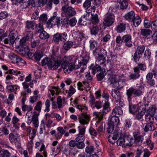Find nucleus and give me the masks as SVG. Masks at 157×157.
Wrapping results in <instances>:
<instances>
[{
  "instance_id": "nucleus-1",
  "label": "nucleus",
  "mask_w": 157,
  "mask_h": 157,
  "mask_svg": "<svg viewBox=\"0 0 157 157\" xmlns=\"http://www.w3.org/2000/svg\"><path fill=\"white\" fill-rule=\"evenodd\" d=\"M144 90L141 88L138 89H135L132 87L127 90L126 94L127 99L129 101H131L132 97L134 98H140L143 95Z\"/></svg>"
},
{
  "instance_id": "nucleus-2",
  "label": "nucleus",
  "mask_w": 157,
  "mask_h": 157,
  "mask_svg": "<svg viewBox=\"0 0 157 157\" xmlns=\"http://www.w3.org/2000/svg\"><path fill=\"white\" fill-rule=\"evenodd\" d=\"M129 112L134 115L135 118L137 120L142 118L144 115V112L140 109L139 104L129 105Z\"/></svg>"
},
{
  "instance_id": "nucleus-3",
  "label": "nucleus",
  "mask_w": 157,
  "mask_h": 157,
  "mask_svg": "<svg viewBox=\"0 0 157 157\" xmlns=\"http://www.w3.org/2000/svg\"><path fill=\"white\" fill-rule=\"evenodd\" d=\"M42 105V102L41 101H39L34 107V111L33 116V124L35 128H37L38 126V117L41 111Z\"/></svg>"
},
{
  "instance_id": "nucleus-4",
  "label": "nucleus",
  "mask_w": 157,
  "mask_h": 157,
  "mask_svg": "<svg viewBox=\"0 0 157 157\" xmlns=\"http://www.w3.org/2000/svg\"><path fill=\"white\" fill-rule=\"evenodd\" d=\"M115 16L111 13L108 12L106 13L103 18V25L105 28L113 25L115 22Z\"/></svg>"
},
{
  "instance_id": "nucleus-5",
  "label": "nucleus",
  "mask_w": 157,
  "mask_h": 157,
  "mask_svg": "<svg viewBox=\"0 0 157 157\" xmlns=\"http://www.w3.org/2000/svg\"><path fill=\"white\" fill-rule=\"evenodd\" d=\"M9 38V40L8 38H6L4 40V43L6 44H8L9 43L13 47V44H15V41L16 40L18 41L19 39L17 31L13 30L10 32Z\"/></svg>"
},
{
  "instance_id": "nucleus-6",
  "label": "nucleus",
  "mask_w": 157,
  "mask_h": 157,
  "mask_svg": "<svg viewBox=\"0 0 157 157\" xmlns=\"http://www.w3.org/2000/svg\"><path fill=\"white\" fill-rule=\"evenodd\" d=\"M62 14L67 17L74 16L76 13L75 9L71 6L67 5L63 6L62 8Z\"/></svg>"
},
{
  "instance_id": "nucleus-7",
  "label": "nucleus",
  "mask_w": 157,
  "mask_h": 157,
  "mask_svg": "<svg viewBox=\"0 0 157 157\" xmlns=\"http://www.w3.org/2000/svg\"><path fill=\"white\" fill-rule=\"evenodd\" d=\"M82 56L83 58L81 60L80 62H79V60L78 61L79 63L78 64V66H79V67H81V70L80 71V72L81 73L86 68V64L89 59V54L88 53L86 52H84V51Z\"/></svg>"
},
{
  "instance_id": "nucleus-8",
  "label": "nucleus",
  "mask_w": 157,
  "mask_h": 157,
  "mask_svg": "<svg viewBox=\"0 0 157 157\" xmlns=\"http://www.w3.org/2000/svg\"><path fill=\"white\" fill-rule=\"evenodd\" d=\"M56 14L55 13L54 15L47 21V24L49 26L52 27V25H57L58 28L61 26L62 21H61L60 17L57 16Z\"/></svg>"
},
{
  "instance_id": "nucleus-9",
  "label": "nucleus",
  "mask_w": 157,
  "mask_h": 157,
  "mask_svg": "<svg viewBox=\"0 0 157 157\" xmlns=\"http://www.w3.org/2000/svg\"><path fill=\"white\" fill-rule=\"evenodd\" d=\"M22 38L19 41L16 40L13 45V48L22 49H29V43Z\"/></svg>"
},
{
  "instance_id": "nucleus-10",
  "label": "nucleus",
  "mask_w": 157,
  "mask_h": 157,
  "mask_svg": "<svg viewBox=\"0 0 157 157\" xmlns=\"http://www.w3.org/2000/svg\"><path fill=\"white\" fill-rule=\"evenodd\" d=\"M102 96L105 101L103 105L102 113L104 114H106L109 109V103L108 101L109 100V95L108 93H104Z\"/></svg>"
},
{
  "instance_id": "nucleus-11",
  "label": "nucleus",
  "mask_w": 157,
  "mask_h": 157,
  "mask_svg": "<svg viewBox=\"0 0 157 157\" xmlns=\"http://www.w3.org/2000/svg\"><path fill=\"white\" fill-rule=\"evenodd\" d=\"M72 36L74 39L79 41H84L86 39L85 34L81 30L74 31L72 33Z\"/></svg>"
},
{
  "instance_id": "nucleus-12",
  "label": "nucleus",
  "mask_w": 157,
  "mask_h": 157,
  "mask_svg": "<svg viewBox=\"0 0 157 157\" xmlns=\"http://www.w3.org/2000/svg\"><path fill=\"white\" fill-rule=\"evenodd\" d=\"M106 59L104 56H98L97 60L96 61V65L98 66L97 70L101 68H106L105 62Z\"/></svg>"
},
{
  "instance_id": "nucleus-13",
  "label": "nucleus",
  "mask_w": 157,
  "mask_h": 157,
  "mask_svg": "<svg viewBox=\"0 0 157 157\" xmlns=\"http://www.w3.org/2000/svg\"><path fill=\"white\" fill-rule=\"evenodd\" d=\"M67 36V34L65 32L61 34L57 33L54 35L53 40L55 42H58L60 40L64 42L66 40Z\"/></svg>"
},
{
  "instance_id": "nucleus-14",
  "label": "nucleus",
  "mask_w": 157,
  "mask_h": 157,
  "mask_svg": "<svg viewBox=\"0 0 157 157\" xmlns=\"http://www.w3.org/2000/svg\"><path fill=\"white\" fill-rule=\"evenodd\" d=\"M76 60L75 63L71 62L69 64L66 65L65 67H63V69L64 72L65 73H70L74 69H78L79 66H78V64H76Z\"/></svg>"
},
{
  "instance_id": "nucleus-15",
  "label": "nucleus",
  "mask_w": 157,
  "mask_h": 157,
  "mask_svg": "<svg viewBox=\"0 0 157 157\" xmlns=\"http://www.w3.org/2000/svg\"><path fill=\"white\" fill-rule=\"evenodd\" d=\"M78 119L79 123L82 125L87 124L90 120L89 115L84 113H81L78 116Z\"/></svg>"
},
{
  "instance_id": "nucleus-16",
  "label": "nucleus",
  "mask_w": 157,
  "mask_h": 157,
  "mask_svg": "<svg viewBox=\"0 0 157 157\" xmlns=\"http://www.w3.org/2000/svg\"><path fill=\"white\" fill-rule=\"evenodd\" d=\"M17 52L23 56L28 57L29 59L32 57V55L34 53L33 50H17Z\"/></svg>"
},
{
  "instance_id": "nucleus-17",
  "label": "nucleus",
  "mask_w": 157,
  "mask_h": 157,
  "mask_svg": "<svg viewBox=\"0 0 157 157\" xmlns=\"http://www.w3.org/2000/svg\"><path fill=\"white\" fill-rule=\"evenodd\" d=\"M9 140L11 143H19L20 141V136L16 132H11L9 135Z\"/></svg>"
},
{
  "instance_id": "nucleus-18",
  "label": "nucleus",
  "mask_w": 157,
  "mask_h": 157,
  "mask_svg": "<svg viewBox=\"0 0 157 157\" xmlns=\"http://www.w3.org/2000/svg\"><path fill=\"white\" fill-rule=\"evenodd\" d=\"M60 62L59 60H55L53 59H49L48 66L49 68L53 69H56L59 66Z\"/></svg>"
},
{
  "instance_id": "nucleus-19",
  "label": "nucleus",
  "mask_w": 157,
  "mask_h": 157,
  "mask_svg": "<svg viewBox=\"0 0 157 157\" xmlns=\"http://www.w3.org/2000/svg\"><path fill=\"white\" fill-rule=\"evenodd\" d=\"M9 72L10 74H13L16 76H18L19 75H20L19 76H20V77H18V79L21 81H23V78L24 77L25 75L23 72L13 69H10L8 71H6L5 73L7 74H8Z\"/></svg>"
},
{
  "instance_id": "nucleus-20",
  "label": "nucleus",
  "mask_w": 157,
  "mask_h": 157,
  "mask_svg": "<svg viewBox=\"0 0 157 157\" xmlns=\"http://www.w3.org/2000/svg\"><path fill=\"white\" fill-rule=\"evenodd\" d=\"M121 134L120 132H118L117 131H115L113 133V135H109L108 136V140L110 143L113 144L115 143L116 140L119 137V135Z\"/></svg>"
},
{
  "instance_id": "nucleus-21",
  "label": "nucleus",
  "mask_w": 157,
  "mask_h": 157,
  "mask_svg": "<svg viewBox=\"0 0 157 157\" xmlns=\"http://www.w3.org/2000/svg\"><path fill=\"white\" fill-rule=\"evenodd\" d=\"M131 36L130 35H126L122 37L123 42L125 43V45L130 47L132 45V42L131 41Z\"/></svg>"
},
{
  "instance_id": "nucleus-22",
  "label": "nucleus",
  "mask_w": 157,
  "mask_h": 157,
  "mask_svg": "<svg viewBox=\"0 0 157 157\" xmlns=\"http://www.w3.org/2000/svg\"><path fill=\"white\" fill-rule=\"evenodd\" d=\"M124 140L125 147L127 146H131L134 141V140L130 136H128L126 134H125L124 136Z\"/></svg>"
},
{
  "instance_id": "nucleus-23",
  "label": "nucleus",
  "mask_w": 157,
  "mask_h": 157,
  "mask_svg": "<svg viewBox=\"0 0 157 157\" xmlns=\"http://www.w3.org/2000/svg\"><path fill=\"white\" fill-rule=\"evenodd\" d=\"M134 72L130 74L128 77L130 79L135 80L139 78L140 76V71L137 68H133Z\"/></svg>"
},
{
  "instance_id": "nucleus-24",
  "label": "nucleus",
  "mask_w": 157,
  "mask_h": 157,
  "mask_svg": "<svg viewBox=\"0 0 157 157\" xmlns=\"http://www.w3.org/2000/svg\"><path fill=\"white\" fill-rule=\"evenodd\" d=\"M143 128L144 132H147L154 131L155 129V127L153 124L148 123L144 124L143 125Z\"/></svg>"
},
{
  "instance_id": "nucleus-25",
  "label": "nucleus",
  "mask_w": 157,
  "mask_h": 157,
  "mask_svg": "<svg viewBox=\"0 0 157 157\" xmlns=\"http://www.w3.org/2000/svg\"><path fill=\"white\" fill-rule=\"evenodd\" d=\"M135 17V13L133 11H131L126 14L124 16L125 20L129 21L132 22Z\"/></svg>"
},
{
  "instance_id": "nucleus-26",
  "label": "nucleus",
  "mask_w": 157,
  "mask_h": 157,
  "mask_svg": "<svg viewBox=\"0 0 157 157\" xmlns=\"http://www.w3.org/2000/svg\"><path fill=\"white\" fill-rule=\"evenodd\" d=\"M111 95L116 101H118L121 98V94L120 92L115 89H112L111 91Z\"/></svg>"
},
{
  "instance_id": "nucleus-27",
  "label": "nucleus",
  "mask_w": 157,
  "mask_h": 157,
  "mask_svg": "<svg viewBox=\"0 0 157 157\" xmlns=\"http://www.w3.org/2000/svg\"><path fill=\"white\" fill-rule=\"evenodd\" d=\"M125 134H121L119 138L117 141V144L118 145L122 146L123 147H125L124 142V136Z\"/></svg>"
},
{
  "instance_id": "nucleus-28",
  "label": "nucleus",
  "mask_w": 157,
  "mask_h": 157,
  "mask_svg": "<svg viewBox=\"0 0 157 157\" xmlns=\"http://www.w3.org/2000/svg\"><path fill=\"white\" fill-rule=\"evenodd\" d=\"M133 136L135 139V141L136 142L138 143L139 144L142 143L143 140V136L140 135V133L138 132H133Z\"/></svg>"
},
{
  "instance_id": "nucleus-29",
  "label": "nucleus",
  "mask_w": 157,
  "mask_h": 157,
  "mask_svg": "<svg viewBox=\"0 0 157 157\" xmlns=\"http://www.w3.org/2000/svg\"><path fill=\"white\" fill-rule=\"evenodd\" d=\"M58 132L56 133L55 135L56 139L58 140L60 139L62 137L63 135L65 132V130L63 129V127H59L57 128Z\"/></svg>"
},
{
  "instance_id": "nucleus-30",
  "label": "nucleus",
  "mask_w": 157,
  "mask_h": 157,
  "mask_svg": "<svg viewBox=\"0 0 157 157\" xmlns=\"http://www.w3.org/2000/svg\"><path fill=\"white\" fill-rule=\"evenodd\" d=\"M119 122L118 117L113 115L111 117L109 123L112 126H117Z\"/></svg>"
},
{
  "instance_id": "nucleus-31",
  "label": "nucleus",
  "mask_w": 157,
  "mask_h": 157,
  "mask_svg": "<svg viewBox=\"0 0 157 157\" xmlns=\"http://www.w3.org/2000/svg\"><path fill=\"white\" fill-rule=\"evenodd\" d=\"M112 114L113 115L116 116L117 115H122L123 114V111L120 106H116L112 110Z\"/></svg>"
},
{
  "instance_id": "nucleus-32",
  "label": "nucleus",
  "mask_w": 157,
  "mask_h": 157,
  "mask_svg": "<svg viewBox=\"0 0 157 157\" xmlns=\"http://www.w3.org/2000/svg\"><path fill=\"white\" fill-rule=\"evenodd\" d=\"M125 23H119L117 26L116 31L117 33H121L124 32L126 29Z\"/></svg>"
},
{
  "instance_id": "nucleus-33",
  "label": "nucleus",
  "mask_w": 157,
  "mask_h": 157,
  "mask_svg": "<svg viewBox=\"0 0 157 157\" xmlns=\"http://www.w3.org/2000/svg\"><path fill=\"white\" fill-rule=\"evenodd\" d=\"M98 66H95L93 64H91L90 66L89 67V69L91 70L92 73L94 75H95L96 72V70L97 71H105L106 69L107 71H108L107 68H101L99 70H97Z\"/></svg>"
},
{
  "instance_id": "nucleus-34",
  "label": "nucleus",
  "mask_w": 157,
  "mask_h": 157,
  "mask_svg": "<svg viewBox=\"0 0 157 157\" xmlns=\"http://www.w3.org/2000/svg\"><path fill=\"white\" fill-rule=\"evenodd\" d=\"M145 116L146 121L148 123L153 124L155 119L154 115L146 114Z\"/></svg>"
},
{
  "instance_id": "nucleus-35",
  "label": "nucleus",
  "mask_w": 157,
  "mask_h": 157,
  "mask_svg": "<svg viewBox=\"0 0 157 157\" xmlns=\"http://www.w3.org/2000/svg\"><path fill=\"white\" fill-rule=\"evenodd\" d=\"M156 111L155 106L153 105L150 106L149 109L147 110L146 114L154 115Z\"/></svg>"
},
{
  "instance_id": "nucleus-36",
  "label": "nucleus",
  "mask_w": 157,
  "mask_h": 157,
  "mask_svg": "<svg viewBox=\"0 0 157 157\" xmlns=\"http://www.w3.org/2000/svg\"><path fill=\"white\" fill-rule=\"evenodd\" d=\"M71 59H74V60H77V59L75 57H73L71 58L65 57L63 59V63L62 64V68L66 66V65H68L69 63V60Z\"/></svg>"
},
{
  "instance_id": "nucleus-37",
  "label": "nucleus",
  "mask_w": 157,
  "mask_h": 157,
  "mask_svg": "<svg viewBox=\"0 0 157 157\" xmlns=\"http://www.w3.org/2000/svg\"><path fill=\"white\" fill-rule=\"evenodd\" d=\"M151 33V32L149 29H143L141 30V34L146 37H150Z\"/></svg>"
},
{
  "instance_id": "nucleus-38",
  "label": "nucleus",
  "mask_w": 157,
  "mask_h": 157,
  "mask_svg": "<svg viewBox=\"0 0 157 157\" xmlns=\"http://www.w3.org/2000/svg\"><path fill=\"white\" fill-rule=\"evenodd\" d=\"M43 56V53L40 51H36L34 54L32 55V57H34L35 59L37 61H39Z\"/></svg>"
},
{
  "instance_id": "nucleus-39",
  "label": "nucleus",
  "mask_w": 157,
  "mask_h": 157,
  "mask_svg": "<svg viewBox=\"0 0 157 157\" xmlns=\"http://www.w3.org/2000/svg\"><path fill=\"white\" fill-rule=\"evenodd\" d=\"M144 50H136V52L133 56V59L135 62H136L137 58L140 57V55H141L144 52Z\"/></svg>"
},
{
  "instance_id": "nucleus-40",
  "label": "nucleus",
  "mask_w": 157,
  "mask_h": 157,
  "mask_svg": "<svg viewBox=\"0 0 157 157\" xmlns=\"http://www.w3.org/2000/svg\"><path fill=\"white\" fill-rule=\"evenodd\" d=\"M73 46L74 48H75V46L73 44V43L71 41H67L64 43L63 47L64 49H69Z\"/></svg>"
},
{
  "instance_id": "nucleus-41",
  "label": "nucleus",
  "mask_w": 157,
  "mask_h": 157,
  "mask_svg": "<svg viewBox=\"0 0 157 157\" xmlns=\"http://www.w3.org/2000/svg\"><path fill=\"white\" fill-rule=\"evenodd\" d=\"M8 56L9 59L11 60L12 63H16L17 59L19 57L13 53L10 54Z\"/></svg>"
},
{
  "instance_id": "nucleus-42",
  "label": "nucleus",
  "mask_w": 157,
  "mask_h": 157,
  "mask_svg": "<svg viewBox=\"0 0 157 157\" xmlns=\"http://www.w3.org/2000/svg\"><path fill=\"white\" fill-rule=\"evenodd\" d=\"M93 52L95 56L98 55V56H104L106 53L105 50H94Z\"/></svg>"
},
{
  "instance_id": "nucleus-43",
  "label": "nucleus",
  "mask_w": 157,
  "mask_h": 157,
  "mask_svg": "<svg viewBox=\"0 0 157 157\" xmlns=\"http://www.w3.org/2000/svg\"><path fill=\"white\" fill-rule=\"evenodd\" d=\"M141 20L139 16L137 15L135 16L134 20L132 22L133 23V25L135 27H137L140 23Z\"/></svg>"
},
{
  "instance_id": "nucleus-44",
  "label": "nucleus",
  "mask_w": 157,
  "mask_h": 157,
  "mask_svg": "<svg viewBox=\"0 0 157 157\" xmlns=\"http://www.w3.org/2000/svg\"><path fill=\"white\" fill-rule=\"evenodd\" d=\"M87 14L86 15H83L81 17L78 21V23L80 25H86L87 24L86 20L87 19L89 20L88 18H87Z\"/></svg>"
},
{
  "instance_id": "nucleus-45",
  "label": "nucleus",
  "mask_w": 157,
  "mask_h": 157,
  "mask_svg": "<svg viewBox=\"0 0 157 157\" xmlns=\"http://www.w3.org/2000/svg\"><path fill=\"white\" fill-rule=\"evenodd\" d=\"M31 79V77L30 74H29L28 76L26 77L25 81L22 83L23 88L24 89H26V88L29 87V86L27 83V82L30 81Z\"/></svg>"
},
{
  "instance_id": "nucleus-46",
  "label": "nucleus",
  "mask_w": 157,
  "mask_h": 157,
  "mask_svg": "<svg viewBox=\"0 0 157 157\" xmlns=\"http://www.w3.org/2000/svg\"><path fill=\"white\" fill-rule=\"evenodd\" d=\"M120 4V8L122 9H126L128 6V4L126 0H118Z\"/></svg>"
},
{
  "instance_id": "nucleus-47",
  "label": "nucleus",
  "mask_w": 157,
  "mask_h": 157,
  "mask_svg": "<svg viewBox=\"0 0 157 157\" xmlns=\"http://www.w3.org/2000/svg\"><path fill=\"white\" fill-rule=\"evenodd\" d=\"M90 29L91 34L94 35L98 33L100 29L99 27L97 25L93 26L90 27Z\"/></svg>"
},
{
  "instance_id": "nucleus-48",
  "label": "nucleus",
  "mask_w": 157,
  "mask_h": 157,
  "mask_svg": "<svg viewBox=\"0 0 157 157\" xmlns=\"http://www.w3.org/2000/svg\"><path fill=\"white\" fill-rule=\"evenodd\" d=\"M125 85V82L122 80H120L118 82H115V86L116 88L120 90Z\"/></svg>"
},
{
  "instance_id": "nucleus-49",
  "label": "nucleus",
  "mask_w": 157,
  "mask_h": 157,
  "mask_svg": "<svg viewBox=\"0 0 157 157\" xmlns=\"http://www.w3.org/2000/svg\"><path fill=\"white\" fill-rule=\"evenodd\" d=\"M92 22L93 24L96 25L99 22L98 15L96 14H91Z\"/></svg>"
},
{
  "instance_id": "nucleus-50",
  "label": "nucleus",
  "mask_w": 157,
  "mask_h": 157,
  "mask_svg": "<svg viewBox=\"0 0 157 157\" xmlns=\"http://www.w3.org/2000/svg\"><path fill=\"white\" fill-rule=\"evenodd\" d=\"M35 25V23L34 21H27L26 23V28L29 29H33Z\"/></svg>"
},
{
  "instance_id": "nucleus-51",
  "label": "nucleus",
  "mask_w": 157,
  "mask_h": 157,
  "mask_svg": "<svg viewBox=\"0 0 157 157\" xmlns=\"http://www.w3.org/2000/svg\"><path fill=\"white\" fill-rule=\"evenodd\" d=\"M36 30L37 32L39 33L44 31L43 24L40 23L36 24Z\"/></svg>"
},
{
  "instance_id": "nucleus-52",
  "label": "nucleus",
  "mask_w": 157,
  "mask_h": 157,
  "mask_svg": "<svg viewBox=\"0 0 157 157\" xmlns=\"http://www.w3.org/2000/svg\"><path fill=\"white\" fill-rule=\"evenodd\" d=\"M10 153L7 150H2L0 151L1 157H10Z\"/></svg>"
},
{
  "instance_id": "nucleus-53",
  "label": "nucleus",
  "mask_w": 157,
  "mask_h": 157,
  "mask_svg": "<svg viewBox=\"0 0 157 157\" xmlns=\"http://www.w3.org/2000/svg\"><path fill=\"white\" fill-rule=\"evenodd\" d=\"M94 150V148L93 146L88 145L85 148L86 152L89 154L92 153Z\"/></svg>"
},
{
  "instance_id": "nucleus-54",
  "label": "nucleus",
  "mask_w": 157,
  "mask_h": 157,
  "mask_svg": "<svg viewBox=\"0 0 157 157\" xmlns=\"http://www.w3.org/2000/svg\"><path fill=\"white\" fill-rule=\"evenodd\" d=\"M33 36V32L32 31H30L27 33L26 35L25 36L22 37L25 40L28 41L29 39H32Z\"/></svg>"
},
{
  "instance_id": "nucleus-55",
  "label": "nucleus",
  "mask_w": 157,
  "mask_h": 157,
  "mask_svg": "<svg viewBox=\"0 0 157 157\" xmlns=\"http://www.w3.org/2000/svg\"><path fill=\"white\" fill-rule=\"evenodd\" d=\"M39 37L42 39H45L49 37V35L44 30L40 33Z\"/></svg>"
},
{
  "instance_id": "nucleus-56",
  "label": "nucleus",
  "mask_w": 157,
  "mask_h": 157,
  "mask_svg": "<svg viewBox=\"0 0 157 157\" xmlns=\"http://www.w3.org/2000/svg\"><path fill=\"white\" fill-rule=\"evenodd\" d=\"M21 108L22 111H28V112H29L31 111L33 109V108L31 105H28L25 104L22 105Z\"/></svg>"
},
{
  "instance_id": "nucleus-57",
  "label": "nucleus",
  "mask_w": 157,
  "mask_h": 157,
  "mask_svg": "<svg viewBox=\"0 0 157 157\" xmlns=\"http://www.w3.org/2000/svg\"><path fill=\"white\" fill-rule=\"evenodd\" d=\"M51 103L48 99H47L45 102V108L44 111L45 112H48L50 111V107Z\"/></svg>"
},
{
  "instance_id": "nucleus-58",
  "label": "nucleus",
  "mask_w": 157,
  "mask_h": 157,
  "mask_svg": "<svg viewBox=\"0 0 157 157\" xmlns=\"http://www.w3.org/2000/svg\"><path fill=\"white\" fill-rule=\"evenodd\" d=\"M89 132L91 136H96L98 134V132L92 127H90L89 129Z\"/></svg>"
},
{
  "instance_id": "nucleus-59",
  "label": "nucleus",
  "mask_w": 157,
  "mask_h": 157,
  "mask_svg": "<svg viewBox=\"0 0 157 157\" xmlns=\"http://www.w3.org/2000/svg\"><path fill=\"white\" fill-rule=\"evenodd\" d=\"M96 7L95 6H92L89 9H86V12L87 15H89V14L91 13V14H92V12H94L95 10Z\"/></svg>"
},
{
  "instance_id": "nucleus-60",
  "label": "nucleus",
  "mask_w": 157,
  "mask_h": 157,
  "mask_svg": "<svg viewBox=\"0 0 157 157\" xmlns=\"http://www.w3.org/2000/svg\"><path fill=\"white\" fill-rule=\"evenodd\" d=\"M26 63L25 61L21 58L19 57L15 63L20 66H24Z\"/></svg>"
},
{
  "instance_id": "nucleus-61",
  "label": "nucleus",
  "mask_w": 157,
  "mask_h": 157,
  "mask_svg": "<svg viewBox=\"0 0 157 157\" xmlns=\"http://www.w3.org/2000/svg\"><path fill=\"white\" fill-rule=\"evenodd\" d=\"M134 68H137L139 71H140V70L142 71H145L146 70V65L144 64L141 63H138V65Z\"/></svg>"
},
{
  "instance_id": "nucleus-62",
  "label": "nucleus",
  "mask_w": 157,
  "mask_h": 157,
  "mask_svg": "<svg viewBox=\"0 0 157 157\" xmlns=\"http://www.w3.org/2000/svg\"><path fill=\"white\" fill-rule=\"evenodd\" d=\"M56 104L57 105V108L58 109H60L62 108V101L61 97L59 96L57 98Z\"/></svg>"
},
{
  "instance_id": "nucleus-63",
  "label": "nucleus",
  "mask_w": 157,
  "mask_h": 157,
  "mask_svg": "<svg viewBox=\"0 0 157 157\" xmlns=\"http://www.w3.org/2000/svg\"><path fill=\"white\" fill-rule=\"evenodd\" d=\"M77 21L75 17H73L68 21V24L71 26H74L76 24Z\"/></svg>"
},
{
  "instance_id": "nucleus-64",
  "label": "nucleus",
  "mask_w": 157,
  "mask_h": 157,
  "mask_svg": "<svg viewBox=\"0 0 157 157\" xmlns=\"http://www.w3.org/2000/svg\"><path fill=\"white\" fill-rule=\"evenodd\" d=\"M40 151L41 152L44 156V157H47V153L45 150V146L44 144H43L41 147V148L40 150Z\"/></svg>"
}]
</instances>
